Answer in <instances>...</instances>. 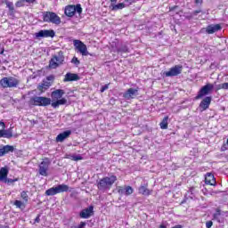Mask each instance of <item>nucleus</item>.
Listing matches in <instances>:
<instances>
[{"label": "nucleus", "instance_id": "nucleus-23", "mask_svg": "<svg viewBox=\"0 0 228 228\" xmlns=\"http://www.w3.org/2000/svg\"><path fill=\"white\" fill-rule=\"evenodd\" d=\"M15 151V147L12 145H4L2 148H0V158H3V156H5V154H8L10 152H13Z\"/></svg>", "mask_w": 228, "mask_h": 228}, {"label": "nucleus", "instance_id": "nucleus-15", "mask_svg": "<svg viewBox=\"0 0 228 228\" xmlns=\"http://www.w3.org/2000/svg\"><path fill=\"white\" fill-rule=\"evenodd\" d=\"M138 90L139 88H128L124 94L123 97L126 99V101H131V99H134L136 96H138Z\"/></svg>", "mask_w": 228, "mask_h": 228}, {"label": "nucleus", "instance_id": "nucleus-54", "mask_svg": "<svg viewBox=\"0 0 228 228\" xmlns=\"http://www.w3.org/2000/svg\"><path fill=\"white\" fill-rule=\"evenodd\" d=\"M71 228H78L77 226H73V227H71Z\"/></svg>", "mask_w": 228, "mask_h": 228}, {"label": "nucleus", "instance_id": "nucleus-44", "mask_svg": "<svg viewBox=\"0 0 228 228\" xmlns=\"http://www.w3.org/2000/svg\"><path fill=\"white\" fill-rule=\"evenodd\" d=\"M34 224H40V215H37L35 218Z\"/></svg>", "mask_w": 228, "mask_h": 228}, {"label": "nucleus", "instance_id": "nucleus-3", "mask_svg": "<svg viewBox=\"0 0 228 228\" xmlns=\"http://www.w3.org/2000/svg\"><path fill=\"white\" fill-rule=\"evenodd\" d=\"M65 64V54L63 51H59L57 54L52 56L49 61L48 67L49 69H58V67H61V65Z\"/></svg>", "mask_w": 228, "mask_h": 228}, {"label": "nucleus", "instance_id": "nucleus-38", "mask_svg": "<svg viewBox=\"0 0 228 228\" xmlns=\"http://www.w3.org/2000/svg\"><path fill=\"white\" fill-rule=\"evenodd\" d=\"M108 88H110V83L102 86V88L100 89L101 94H104V92H106V90H108Z\"/></svg>", "mask_w": 228, "mask_h": 228}, {"label": "nucleus", "instance_id": "nucleus-10", "mask_svg": "<svg viewBox=\"0 0 228 228\" xmlns=\"http://www.w3.org/2000/svg\"><path fill=\"white\" fill-rule=\"evenodd\" d=\"M73 45L77 53H80L82 56H88V54H90V53H88V47H86V45H85L83 41L75 39L73 40Z\"/></svg>", "mask_w": 228, "mask_h": 228}, {"label": "nucleus", "instance_id": "nucleus-32", "mask_svg": "<svg viewBox=\"0 0 228 228\" xmlns=\"http://www.w3.org/2000/svg\"><path fill=\"white\" fill-rule=\"evenodd\" d=\"M117 53H129V47L126 45H123L117 49Z\"/></svg>", "mask_w": 228, "mask_h": 228}, {"label": "nucleus", "instance_id": "nucleus-17", "mask_svg": "<svg viewBox=\"0 0 228 228\" xmlns=\"http://www.w3.org/2000/svg\"><path fill=\"white\" fill-rule=\"evenodd\" d=\"M211 101H213L211 96H206L200 103V110L201 111H206V110H208L209 106H211Z\"/></svg>", "mask_w": 228, "mask_h": 228}, {"label": "nucleus", "instance_id": "nucleus-52", "mask_svg": "<svg viewBox=\"0 0 228 228\" xmlns=\"http://www.w3.org/2000/svg\"><path fill=\"white\" fill-rule=\"evenodd\" d=\"M4 49H3L1 52H0V54H4Z\"/></svg>", "mask_w": 228, "mask_h": 228}, {"label": "nucleus", "instance_id": "nucleus-55", "mask_svg": "<svg viewBox=\"0 0 228 228\" xmlns=\"http://www.w3.org/2000/svg\"><path fill=\"white\" fill-rule=\"evenodd\" d=\"M0 138H2L1 131H0Z\"/></svg>", "mask_w": 228, "mask_h": 228}, {"label": "nucleus", "instance_id": "nucleus-28", "mask_svg": "<svg viewBox=\"0 0 228 228\" xmlns=\"http://www.w3.org/2000/svg\"><path fill=\"white\" fill-rule=\"evenodd\" d=\"M65 159H71V161H81V160H83V157L81 155L66 154Z\"/></svg>", "mask_w": 228, "mask_h": 228}, {"label": "nucleus", "instance_id": "nucleus-39", "mask_svg": "<svg viewBox=\"0 0 228 228\" xmlns=\"http://www.w3.org/2000/svg\"><path fill=\"white\" fill-rule=\"evenodd\" d=\"M220 215H222V210H220V208H217L216 213L214 214V218L216 220H217L218 216H220Z\"/></svg>", "mask_w": 228, "mask_h": 228}, {"label": "nucleus", "instance_id": "nucleus-16", "mask_svg": "<svg viewBox=\"0 0 228 228\" xmlns=\"http://www.w3.org/2000/svg\"><path fill=\"white\" fill-rule=\"evenodd\" d=\"M4 4H5L6 8H8V16L15 19V13H17V10H15V5L13 4V2L4 0Z\"/></svg>", "mask_w": 228, "mask_h": 228}, {"label": "nucleus", "instance_id": "nucleus-5", "mask_svg": "<svg viewBox=\"0 0 228 228\" xmlns=\"http://www.w3.org/2000/svg\"><path fill=\"white\" fill-rule=\"evenodd\" d=\"M43 22H48L49 24H55L60 26L61 24V18L54 12H43Z\"/></svg>", "mask_w": 228, "mask_h": 228}, {"label": "nucleus", "instance_id": "nucleus-27", "mask_svg": "<svg viewBox=\"0 0 228 228\" xmlns=\"http://www.w3.org/2000/svg\"><path fill=\"white\" fill-rule=\"evenodd\" d=\"M8 167H1L0 169V181H5V179L8 177Z\"/></svg>", "mask_w": 228, "mask_h": 228}, {"label": "nucleus", "instance_id": "nucleus-48", "mask_svg": "<svg viewBox=\"0 0 228 228\" xmlns=\"http://www.w3.org/2000/svg\"><path fill=\"white\" fill-rule=\"evenodd\" d=\"M203 1L202 0H195L196 4H202Z\"/></svg>", "mask_w": 228, "mask_h": 228}, {"label": "nucleus", "instance_id": "nucleus-14", "mask_svg": "<svg viewBox=\"0 0 228 228\" xmlns=\"http://www.w3.org/2000/svg\"><path fill=\"white\" fill-rule=\"evenodd\" d=\"M118 195H126V197H129V195H133L134 193V189L131 187V185H122V186H118L116 188Z\"/></svg>", "mask_w": 228, "mask_h": 228}, {"label": "nucleus", "instance_id": "nucleus-1", "mask_svg": "<svg viewBox=\"0 0 228 228\" xmlns=\"http://www.w3.org/2000/svg\"><path fill=\"white\" fill-rule=\"evenodd\" d=\"M118 181L117 175L105 176L97 182V188L100 191H108L111 190L113 184Z\"/></svg>", "mask_w": 228, "mask_h": 228}, {"label": "nucleus", "instance_id": "nucleus-50", "mask_svg": "<svg viewBox=\"0 0 228 228\" xmlns=\"http://www.w3.org/2000/svg\"><path fill=\"white\" fill-rule=\"evenodd\" d=\"M0 228H10V227H8L6 225H0Z\"/></svg>", "mask_w": 228, "mask_h": 228}, {"label": "nucleus", "instance_id": "nucleus-12", "mask_svg": "<svg viewBox=\"0 0 228 228\" xmlns=\"http://www.w3.org/2000/svg\"><path fill=\"white\" fill-rule=\"evenodd\" d=\"M213 88H215V86H213V84H207L202 86L195 97L196 101H199V99H202L204 95H208V94H211Z\"/></svg>", "mask_w": 228, "mask_h": 228}, {"label": "nucleus", "instance_id": "nucleus-31", "mask_svg": "<svg viewBox=\"0 0 228 228\" xmlns=\"http://www.w3.org/2000/svg\"><path fill=\"white\" fill-rule=\"evenodd\" d=\"M126 7V4L124 3H119L118 4H114L112 5V12H117V10H124V8Z\"/></svg>", "mask_w": 228, "mask_h": 228}, {"label": "nucleus", "instance_id": "nucleus-9", "mask_svg": "<svg viewBox=\"0 0 228 228\" xmlns=\"http://www.w3.org/2000/svg\"><path fill=\"white\" fill-rule=\"evenodd\" d=\"M76 12L77 13H78V15H81V13H83V8L79 4H77V5H68L65 7L64 10V13L67 17H74V15H76Z\"/></svg>", "mask_w": 228, "mask_h": 228}, {"label": "nucleus", "instance_id": "nucleus-41", "mask_svg": "<svg viewBox=\"0 0 228 228\" xmlns=\"http://www.w3.org/2000/svg\"><path fill=\"white\" fill-rule=\"evenodd\" d=\"M206 227H207V228H211V227H213V221H208V222L206 223Z\"/></svg>", "mask_w": 228, "mask_h": 228}, {"label": "nucleus", "instance_id": "nucleus-22", "mask_svg": "<svg viewBox=\"0 0 228 228\" xmlns=\"http://www.w3.org/2000/svg\"><path fill=\"white\" fill-rule=\"evenodd\" d=\"M205 183L209 186H216V179L215 178V175L212 173H207L205 176Z\"/></svg>", "mask_w": 228, "mask_h": 228}, {"label": "nucleus", "instance_id": "nucleus-30", "mask_svg": "<svg viewBox=\"0 0 228 228\" xmlns=\"http://www.w3.org/2000/svg\"><path fill=\"white\" fill-rule=\"evenodd\" d=\"M13 205L18 208L19 209H26V203L19 200H16L13 203Z\"/></svg>", "mask_w": 228, "mask_h": 228}, {"label": "nucleus", "instance_id": "nucleus-51", "mask_svg": "<svg viewBox=\"0 0 228 228\" xmlns=\"http://www.w3.org/2000/svg\"><path fill=\"white\" fill-rule=\"evenodd\" d=\"M159 228H167V226L164 224H160Z\"/></svg>", "mask_w": 228, "mask_h": 228}, {"label": "nucleus", "instance_id": "nucleus-47", "mask_svg": "<svg viewBox=\"0 0 228 228\" xmlns=\"http://www.w3.org/2000/svg\"><path fill=\"white\" fill-rule=\"evenodd\" d=\"M47 81H53V79H54V77L53 76H49L46 77Z\"/></svg>", "mask_w": 228, "mask_h": 228}, {"label": "nucleus", "instance_id": "nucleus-25", "mask_svg": "<svg viewBox=\"0 0 228 228\" xmlns=\"http://www.w3.org/2000/svg\"><path fill=\"white\" fill-rule=\"evenodd\" d=\"M2 138H7L10 140V138H13V129H4V131H1Z\"/></svg>", "mask_w": 228, "mask_h": 228}, {"label": "nucleus", "instance_id": "nucleus-29", "mask_svg": "<svg viewBox=\"0 0 228 228\" xmlns=\"http://www.w3.org/2000/svg\"><path fill=\"white\" fill-rule=\"evenodd\" d=\"M160 129H168V116H165L159 123Z\"/></svg>", "mask_w": 228, "mask_h": 228}, {"label": "nucleus", "instance_id": "nucleus-37", "mask_svg": "<svg viewBox=\"0 0 228 228\" xmlns=\"http://www.w3.org/2000/svg\"><path fill=\"white\" fill-rule=\"evenodd\" d=\"M218 90H228V82L219 85Z\"/></svg>", "mask_w": 228, "mask_h": 228}, {"label": "nucleus", "instance_id": "nucleus-40", "mask_svg": "<svg viewBox=\"0 0 228 228\" xmlns=\"http://www.w3.org/2000/svg\"><path fill=\"white\" fill-rule=\"evenodd\" d=\"M4 129H6V125L4 122L0 121V131H4Z\"/></svg>", "mask_w": 228, "mask_h": 228}, {"label": "nucleus", "instance_id": "nucleus-56", "mask_svg": "<svg viewBox=\"0 0 228 228\" xmlns=\"http://www.w3.org/2000/svg\"><path fill=\"white\" fill-rule=\"evenodd\" d=\"M128 0H125V3H127Z\"/></svg>", "mask_w": 228, "mask_h": 228}, {"label": "nucleus", "instance_id": "nucleus-21", "mask_svg": "<svg viewBox=\"0 0 228 228\" xmlns=\"http://www.w3.org/2000/svg\"><path fill=\"white\" fill-rule=\"evenodd\" d=\"M222 29V25L220 24H216V25H208L206 28V33L208 35H213L214 33H216V31H220Z\"/></svg>", "mask_w": 228, "mask_h": 228}, {"label": "nucleus", "instance_id": "nucleus-26", "mask_svg": "<svg viewBox=\"0 0 228 228\" xmlns=\"http://www.w3.org/2000/svg\"><path fill=\"white\" fill-rule=\"evenodd\" d=\"M51 87V82H43L41 85L37 86V90L41 92V94H44L46 90H49Z\"/></svg>", "mask_w": 228, "mask_h": 228}, {"label": "nucleus", "instance_id": "nucleus-18", "mask_svg": "<svg viewBox=\"0 0 228 228\" xmlns=\"http://www.w3.org/2000/svg\"><path fill=\"white\" fill-rule=\"evenodd\" d=\"M80 218H90V216H94V206H89L88 208L81 210L79 213Z\"/></svg>", "mask_w": 228, "mask_h": 228}, {"label": "nucleus", "instance_id": "nucleus-36", "mask_svg": "<svg viewBox=\"0 0 228 228\" xmlns=\"http://www.w3.org/2000/svg\"><path fill=\"white\" fill-rule=\"evenodd\" d=\"M71 63H73L74 65H76L77 67V65H80L81 61H79V59H77V57L74 56L71 59Z\"/></svg>", "mask_w": 228, "mask_h": 228}, {"label": "nucleus", "instance_id": "nucleus-35", "mask_svg": "<svg viewBox=\"0 0 228 228\" xmlns=\"http://www.w3.org/2000/svg\"><path fill=\"white\" fill-rule=\"evenodd\" d=\"M17 181H19V178H6L5 181L4 183H6L7 184H13V183H17Z\"/></svg>", "mask_w": 228, "mask_h": 228}, {"label": "nucleus", "instance_id": "nucleus-13", "mask_svg": "<svg viewBox=\"0 0 228 228\" xmlns=\"http://www.w3.org/2000/svg\"><path fill=\"white\" fill-rule=\"evenodd\" d=\"M36 38H54L56 37V32L53 29H44L39 30L35 33Z\"/></svg>", "mask_w": 228, "mask_h": 228}, {"label": "nucleus", "instance_id": "nucleus-34", "mask_svg": "<svg viewBox=\"0 0 228 228\" xmlns=\"http://www.w3.org/2000/svg\"><path fill=\"white\" fill-rule=\"evenodd\" d=\"M26 0H18L15 3V6L16 8H24V6H26Z\"/></svg>", "mask_w": 228, "mask_h": 228}, {"label": "nucleus", "instance_id": "nucleus-45", "mask_svg": "<svg viewBox=\"0 0 228 228\" xmlns=\"http://www.w3.org/2000/svg\"><path fill=\"white\" fill-rule=\"evenodd\" d=\"M86 223H85V222H80L79 225H77V228H84V227H86Z\"/></svg>", "mask_w": 228, "mask_h": 228}, {"label": "nucleus", "instance_id": "nucleus-53", "mask_svg": "<svg viewBox=\"0 0 228 228\" xmlns=\"http://www.w3.org/2000/svg\"><path fill=\"white\" fill-rule=\"evenodd\" d=\"M110 3H117V0H110Z\"/></svg>", "mask_w": 228, "mask_h": 228}, {"label": "nucleus", "instance_id": "nucleus-42", "mask_svg": "<svg viewBox=\"0 0 228 228\" xmlns=\"http://www.w3.org/2000/svg\"><path fill=\"white\" fill-rule=\"evenodd\" d=\"M27 4H35L37 3V0H25Z\"/></svg>", "mask_w": 228, "mask_h": 228}, {"label": "nucleus", "instance_id": "nucleus-46", "mask_svg": "<svg viewBox=\"0 0 228 228\" xmlns=\"http://www.w3.org/2000/svg\"><path fill=\"white\" fill-rule=\"evenodd\" d=\"M201 12H202V10L199 9V10L194 11L192 13H193V15H199V13H201Z\"/></svg>", "mask_w": 228, "mask_h": 228}, {"label": "nucleus", "instance_id": "nucleus-49", "mask_svg": "<svg viewBox=\"0 0 228 228\" xmlns=\"http://www.w3.org/2000/svg\"><path fill=\"white\" fill-rule=\"evenodd\" d=\"M225 147H226V144L224 143V144H223L221 150L222 151H227V148H225Z\"/></svg>", "mask_w": 228, "mask_h": 228}, {"label": "nucleus", "instance_id": "nucleus-8", "mask_svg": "<svg viewBox=\"0 0 228 228\" xmlns=\"http://www.w3.org/2000/svg\"><path fill=\"white\" fill-rule=\"evenodd\" d=\"M51 166V160L49 158H45L43 161L38 165V174L43 177L49 175V167Z\"/></svg>", "mask_w": 228, "mask_h": 228}, {"label": "nucleus", "instance_id": "nucleus-33", "mask_svg": "<svg viewBox=\"0 0 228 228\" xmlns=\"http://www.w3.org/2000/svg\"><path fill=\"white\" fill-rule=\"evenodd\" d=\"M20 197L24 200L25 204H28V201L29 200V196H28V192L26 191H21Z\"/></svg>", "mask_w": 228, "mask_h": 228}, {"label": "nucleus", "instance_id": "nucleus-6", "mask_svg": "<svg viewBox=\"0 0 228 228\" xmlns=\"http://www.w3.org/2000/svg\"><path fill=\"white\" fill-rule=\"evenodd\" d=\"M20 85V80L14 77H4L0 79L2 88H17Z\"/></svg>", "mask_w": 228, "mask_h": 228}, {"label": "nucleus", "instance_id": "nucleus-19", "mask_svg": "<svg viewBox=\"0 0 228 228\" xmlns=\"http://www.w3.org/2000/svg\"><path fill=\"white\" fill-rule=\"evenodd\" d=\"M138 191L140 195H144L146 197H149V195H152V190L149 189V183L140 185V187L138 188Z\"/></svg>", "mask_w": 228, "mask_h": 228}, {"label": "nucleus", "instance_id": "nucleus-43", "mask_svg": "<svg viewBox=\"0 0 228 228\" xmlns=\"http://www.w3.org/2000/svg\"><path fill=\"white\" fill-rule=\"evenodd\" d=\"M177 8H179V5L171 6V7H169V12H174V11L177 10Z\"/></svg>", "mask_w": 228, "mask_h": 228}, {"label": "nucleus", "instance_id": "nucleus-24", "mask_svg": "<svg viewBox=\"0 0 228 228\" xmlns=\"http://www.w3.org/2000/svg\"><path fill=\"white\" fill-rule=\"evenodd\" d=\"M64 81H79V75L76 73H67L65 75Z\"/></svg>", "mask_w": 228, "mask_h": 228}, {"label": "nucleus", "instance_id": "nucleus-20", "mask_svg": "<svg viewBox=\"0 0 228 228\" xmlns=\"http://www.w3.org/2000/svg\"><path fill=\"white\" fill-rule=\"evenodd\" d=\"M70 134H72V131L66 130L56 136L55 142L61 143L62 142H65V140H67Z\"/></svg>", "mask_w": 228, "mask_h": 228}, {"label": "nucleus", "instance_id": "nucleus-7", "mask_svg": "<svg viewBox=\"0 0 228 228\" xmlns=\"http://www.w3.org/2000/svg\"><path fill=\"white\" fill-rule=\"evenodd\" d=\"M69 190L70 187H69V185L62 183L46 190L45 195H46V197H53V195H58V193H65Z\"/></svg>", "mask_w": 228, "mask_h": 228}, {"label": "nucleus", "instance_id": "nucleus-11", "mask_svg": "<svg viewBox=\"0 0 228 228\" xmlns=\"http://www.w3.org/2000/svg\"><path fill=\"white\" fill-rule=\"evenodd\" d=\"M183 74V65H175L174 67L170 68L168 71L163 73L165 77H174L175 76H179Z\"/></svg>", "mask_w": 228, "mask_h": 228}, {"label": "nucleus", "instance_id": "nucleus-4", "mask_svg": "<svg viewBox=\"0 0 228 228\" xmlns=\"http://www.w3.org/2000/svg\"><path fill=\"white\" fill-rule=\"evenodd\" d=\"M52 105L51 103V98L45 97V96H33L28 101V106H49Z\"/></svg>", "mask_w": 228, "mask_h": 228}, {"label": "nucleus", "instance_id": "nucleus-2", "mask_svg": "<svg viewBox=\"0 0 228 228\" xmlns=\"http://www.w3.org/2000/svg\"><path fill=\"white\" fill-rule=\"evenodd\" d=\"M65 95V91L63 89H56L53 92H52V99L53 101H55L52 102V107L56 109L59 106H63L67 104V99L61 98Z\"/></svg>", "mask_w": 228, "mask_h": 228}]
</instances>
